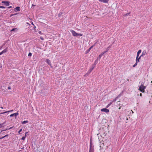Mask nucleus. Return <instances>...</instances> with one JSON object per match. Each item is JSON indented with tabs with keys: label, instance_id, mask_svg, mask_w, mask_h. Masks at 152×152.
<instances>
[{
	"label": "nucleus",
	"instance_id": "14",
	"mask_svg": "<svg viewBox=\"0 0 152 152\" xmlns=\"http://www.w3.org/2000/svg\"><path fill=\"white\" fill-rule=\"evenodd\" d=\"M105 53H106V52H103L102 53L100 54L99 56V59H100L101 58V57Z\"/></svg>",
	"mask_w": 152,
	"mask_h": 152
},
{
	"label": "nucleus",
	"instance_id": "19",
	"mask_svg": "<svg viewBox=\"0 0 152 152\" xmlns=\"http://www.w3.org/2000/svg\"><path fill=\"white\" fill-rule=\"evenodd\" d=\"M146 54V52L145 51H143V52L142 53V55L141 56H145V55Z\"/></svg>",
	"mask_w": 152,
	"mask_h": 152
},
{
	"label": "nucleus",
	"instance_id": "34",
	"mask_svg": "<svg viewBox=\"0 0 152 152\" xmlns=\"http://www.w3.org/2000/svg\"><path fill=\"white\" fill-rule=\"evenodd\" d=\"M12 7L11 6H10V7H9L8 8V9H10V8H12Z\"/></svg>",
	"mask_w": 152,
	"mask_h": 152
},
{
	"label": "nucleus",
	"instance_id": "1",
	"mask_svg": "<svg viewBox=\"0 0 152 152\" xmlns=\"http://www.w3.org/2000/svg\"><path fill=\"white\" fill-rule=\"evenodd\" d=\"M144 83H142L140 86H139V89L140 91L144 93L145 92L144 90L146 88V87L144 86Z\"/></svg>",
	"mask_w": 152,
	"mask_h": 152
},
{
	"label": "nucleus",
	"instance_id": "43",
	"mask_svg": "<svg viewBox=\"0 0 152 152\" xmlns=\"http://www.w3.org/2000/svg\"><path fill=\"white\" fill-rule=\"evenodd\" d=\"M131 111H132V113H133V111H132V110H131Z\"/></svg>",
	"mask_w": 152,
	"mask_h": 152
},
{
	"label": "nucleus",
	"instance_id": "9",
	"mask_svg": "<svg viewBox=\"0 0 152 152\" xmlns=\"http://www.w3.org/2000/svg\"><path fill=\"white\" fill-rule=\"evenodd\" d=\"M98 61V58H97L94 61V63L92 65H94V66H96V65L97 64Z\"/></svg>",
	"mask_w": 152,
	"mask_h": 152
},
{
	"label": "nucleus",
	"instance_id": "44",
	"mask_svg": "<svg viewBox=\"0 0 152 152\" xmlns=\"http://www.w3.org/2000/svg\"><path fill=\"white\" fill-rule=\"evenodd\" d=\"M151 83H152V80L151 81Z\"/></svg>",
	"mask_w": 152,
	"mask_h": 152
},
{
	"label": "nucleus",
	"instance_id": "23",
	"mask_svg": "<svg viewBox=\"0 0 152 152\" xmlns=\"http://www.w3.org/2000/svg\"><path fill=\"white\" fill-rule=\"evenodd\" d=\"M90 73H88V71L84 75V76L86 77L88 76Z\"/></svg>",
	"mask_w": 152,
	"mask_h": 152
},
{
	"label": "nucleus",
	"instance_id": "22",
	"mask_svg": "<svg viewBox=\"0 0 152 152\" xmlns=\"http://www.w3.org/2000/svg\"><path fill=\"white\" fill-rule=\"evenodd\" d=\"M28 132H26V133H25V137H23L22 138H21V139L22 140H24L25 139V138H26V134Z\"/></svg>",
	"mask_w": 152,
	"mask_h": 152
},
{
	"label": "nucleus",
	"instance_id": "16",
	"mask_svg": "<svg viewBox=\"0 0 152 152\" xmlns=\"http://www.w3.org/2000/svg\"><path fill=\"white\" fill-rule=\"evenodd\" d=\"M7 48H5V49H4V50H3V51H2V52L3 53L7 52Z\"/></svg>",
	"mask_w": 152,
	"mask_h": 152
},
{
	"label": "nucleus",
	"instance_id": "42",
	"mask_svg": "<svg viewBox=\"0 0 152 152\" xmlns=\"http://www.w3.org/2000/svg\"><path fill=\"white\" fill-rule=\"evenodd\" d=\"M43 39H43V38L41 39L42 40H43Z\"/></svg>",
	"mask_w": 152,
	"mask_h": 152
},
{
	"label": "nucleus",
	"instance_id": "21",
	"mask_svg": "<svg viewBox=\"0 0 152 152\" xmlns=\"http://www.w3.org/2000/svg\"><path fill=\"white\" fill-rule=\"evenodd\" d=\"M12 111L13 110H11L8 111L4 112L1 113V114H4V113H7V112H12Z\"/></svg>",
	"mask_w": 152,
	"mask_h": 152
},
{
	"label": "nucleus",
	"instance_id": "7",
	"mask_svg": "<svg viewBox=\"0 0 152 152\" xmlns=\"http://www.w3.org/2000/svg\"><path fill=\"white\" fill-rule=\"evenodd\" d=\"M95 66L94 65H92L91 67L90 68V69L88 71V73H91V71L93 70L94 69L95 67Z\"/></svg>",
	"mask_w": 152,
	"mask_h": 152
},
{
	"label": "nucleus",
	"instance_id": "17",
	"mask_svg": "<svg viewBox=\"0 0 152 152\" xmlns=\"http://www.w3.org/2000/svg\"><path fill=\"white\" fill-rule=\"evenodd\" d=\"M141 50H138V52L137 53V56H139L140 54L141 53Z\"/></svg>",
	"mask_w": 152,
	"mask_h": 152
},
{
	"label": "nucleus",
	"instance_id": "4",
	"mask_svg": "<svg viewBox=\"0 0 152 152\" xmlns=\"http://www.w3.org/2000/svg\"><path fill=\"white\" fill-rule=\"evenodd\" d=\"M101 111L102 112H104L106 113H107L109 112V110L106 108H103L101 110Z\"/></svg>",
	"mask_w": 152,
	"mask_h": 152
},
{
	"label": "nucleus",
	"instance_id": "38",
	"mask_svg": "<svg viewBox=\"0 0 152 152\" xmlns=\"http://www.w3.org/2000/svg\"><path fill=\"white\" fill-rule=\"evenodd\" d=\"M39 34H41V32L40 31H39Z\"/></svg>",
	"mask_w": 152,
	"mask_h": 152
},
{
	"label": "nucleus",
	"instance_id": "28",
	"mask_svg": "<svg viewBox=\"0 0 152 152\" xmlns=\"http://www.w3.org/2000/svg\"><path fill=\"white\" fill-rule=\"evenodd\" d=\"M112 102L111 103H110L109 104L107 105V106L106 107L107 108H108L109 107L110 105L111 104H112Z\"/></svg>",
	"mask_w": 152,
	"mask_h": 152
},
{
	"label": "nucleus",
	"instance_id": "8",
	"mask_svg": "<svg viewBox=\"0 0 152 152\" xmlns=\"http://www.w3.org/2000/svg\"><path fill=\"white\" fill-rule=\"evenodd\" d=\"M18 30V28H13L12 29L11 31L12 32H17Z\"/></svg>",
	"mask_w": 152,
	"mask_h": 152
},
{
	"label": "nucleus",
	"instance_id": "24",
	"mask_svg": "<svg viewBox=\"0 0 152 152\" xmlns=\"http://www.w3.org/2000/svg\"><path fill=\"white\" fill-rule=\"evenodd\" d=\"M137 62H136V63L133 66V67H135L137 65Z\"/></svg>",
	"mask_w": 152,
	"mask_h": 152
},
{
	"label": "nucleus",
	"instance_id": "40",
	"mask_svg": "<svg viewBox=\"0 0 152 152\" xmlns=\"http://www.w3.org/2000/svg\"><path fill=\"white\" fill-rule=\"evenodd\" d=\"M1 109H3V107H1Z\"/></svg>",
	"mask_w": 152,
	"mask_h": 152
},
{
	"label": "nucleus",
	"instance_id": "33",
	"mask_svg": "<svg viewBox=\"0 0 152 152\" xmlns=\"http://www.w3.org/2000/svg\"><path fill=\"white\" fill-rule=\"evenodd\" d=\"M7 136H8V135H5V136H4V137H3L0 138V139H2V138H4V137H7Z\"/></svg>",
	"mask_w": 152,
	"mask_h": 152
},
{
	"label": "nucleus",
	"instance_id": "39",
	"mask_svg": "<svg viewBox=\"0 0 152 152\" xmlns=\"http://www.w3.org/2000/svg\"><path fill=\"white\" fill-rule=\"evenodd\" d=\"M121 106L119 108H118L119 109H121Z\"/></svg>",
	"mask_w": 152,
	"mask_h": 152
},
{
	"label": "nucleus",
	"instance_id": "27",
	"mask_svg": "<svg viewBox=\"0 0 152 152\" xmlns=\"http://www.w3.org/2000/svg\"><path fill=\"white\" fill-rule=\"evenodd\" d=\"M4 124V123H3L1 124H0V128L2 127L3 126V125Z\"/></svg>",
	"mask_w": 152,
	"mask_h": 152
},
{
	"label": "nucleus",
	"instance_id": "35",
	"mask_svg": "<svg viewBox=\"0 0 152 152\" xmlns=\"http://www.w3.org/2000/svg\"><path fill=\"white\" fill-rule=\"evenodd\" d=\"M8 89H11V87L10 86H9L8 87Z\"/></svg>",
	"mask_w": 152,
	"mask_h": 152
},
{
	"label": "nucleus",
	"instance_id": "10",
	"mask_svg": "<svg viewBox=\"0 0 152 152\" xmlns=\"http://www.w3.org/2000/svg\"><path fill=\"white\" fill-rule=\"evenodd\" d=\"M141 57V56H140V57L137 56L136 59V62H137V63H138V62H139V61Z\"/></svg>",
	"mask_w": 152,
	"mask_h": 152
},
{
	"label": "nucleus",
	"instance_id": "2",
	"mask_svg": "<svg viewBox=\"0 0 152 152\" xmlns=\"http://www.w3.org/2000/svg\"><path fill=\"white\" fill-rule=\"evenodd\" d=\"M89 152H94V146L92 144V141L91 140H90Z\"/></svg>",
	"mask_w": 152,
	"mask_h": 152
},
{
	"label": "nucleus",
	"instance_id": "32",
	"mask_svg": "<svg viewBox=\"0 0 152 152\" xmlns=\"http://www.w3.org/2000/svg\"><path fill=\"white\" fill-rule=\"evenodd\" d=\"M22 130V129H20V130L19 131V132H18V133L19 134H20V132H21Z\"/></svg>",
	"mask_w": 152,
	"mask_h": 152
},
{
	"label": "nucleus",
	"instance_id": "25",
	"mask_svg": "<svg viewBox=\"0 0 152 152\" xmlns=\"http://www.w3.org/2000/svg\"><path fill=\"white\" fill-rule=\"evenodd\" d=\"M137 62H136V63L133 66V67H135L137 65Z\"/></svg>",
	"mask_w": 152,
	"mask_h": 152
},
{
	"label": "nucleus",
	"instance_id": "41",
	"mask_svg": "<svg viewBox=\"0 0 152 152\" xmlns=\"http://www.w3.org/2000/svg\"><path fill=\"white\" fill-rule=\"evenodd\" d=\"M16 15V14H12V15H11V16H12V15Z\"/></svg>",
	"mask_w": 152,
	"mask_h": 152
},
{
	"label": "nucleus",
	"instance_id": "5",
	"mask_svg": "<svg viewBox=\"0 0 152 152\" xmlns=\"http://www.w3.org/2000/svg\"><path fill=\"white\" fill-rule=\"evenodd\" d=\"M19 115L18 111L17 113L11 114L10 115V117H12L13 116H15L16 117L17 115Z\"/></svg>",
	"mask_w": 152,
	"mask_h": 152
},
{
	"label": "nucleus",
	"instance_id": "13",
	"mask_svg": "<svg viewBox=\"0 0 152 152\" xmlns=\"http://www.w3.org/2000/svg\"><path fill=\"white\" fill-rule=\"evenodd\" d=\"M99 1L103 2L104 3H107L108 1V0H99Z\"/></svg>",
	"mask_w": 152,
	"mask_h": 152
},
{
	"label": "nucleus",
	"instance_id": "6",
	"mask_svg": "<svg viewBox=\"0 0 152 152\" xmlns=\"http://www.w3.org/2000/svg\"><path fill=\"white\" fill-rule=\"evenodd\" d=\"M2 3L4 4L6 6H8L10 5V2L8 1H2Z\"/></svg>",
	"mask_w": 152,
	"mask_h": 152
},
{
	"label": "nucleus",
	"instance_id": "18",
	"mask_svg": "<svg viewBox=\"0 0 152 152\" xmlns=\"http://www.w3.org/2000/svg\"><path fill=\"white\" fill-rule=\"evenodd\" d=\"M130 14V12L129 13H127L126 14H124V15L123 16L124 17H126L127 16H128Z\"/></svg>",
	"mask_w": 152,
	"mask_h": 152
},
{
	"label": "nucleus",
	"instance_id": "11",
	"mask_svg": "<svg viewBox=\"0 0 152 152\" xmlns=\"http://www.w3.org/2000/svg\"><path fill=\"white\" fill-rule=\"evenodd\" d=\"M20 7H17L14 9V10L15 12H17L20 11Z\"/></svg>",
	"mask_w": 152,
	"mask_h": 152
},
{
	"label": "nucleus",
	"instance_id": "12",
	"mask_svg": "<svg viewBox=\"0 0 152 152\" xmlns=\"http://www.w3.org/2000/svg\"><path fill=\"white\" fill-rule=\"evenodd\" d=\"M45 61L46 63H47L49 65H51V62L50 61V60L48 59H47Z\"/></svg>",
	"mask_w": 152,
	"mask_h": 152
},
{
	"label": "nucleus",
	"instance_id": "29",
	"mask_svg": "<svg viewBox=\"0 0 152 152\" xmlns=\"http://www.w3.org/2000/svg\"><path fill=\"white\" fill-rule=\"evenodd\" d=\"M5 8V7H4L0 6V8L4 9Z\"/></svg>",
	"mask_w": 152,
	"mask_h": 152
},
{
	"label": "nucleus",
	"instance_id": "30",
	"mask_svg": "<svg viewBox=\"0 0 152 152\" xmlns=\"http://www.w3.org/2000/svg\"><path fill=\"white\" fill-rule=\"evenodd\" d=\"M62 14V13H59L58 14V17H60L61 15Z\"/></svg>",
	"mask_w": 152,
	"mask_h": 152
},
{
	"label": "nucleus",
	"instance_id": "31",
	"mask_svg": "<svg viewBox=\"0 0 152 152\" xmlns=\"http://www.w3.org/2000/svg\"><path fill=\"white\" fill-rule=\"evenodd\" d=\"M32 55V53H29L28 54V56H31Z\"/></svg>",
	"mask_w": 152,
	"mask_h": 152
},
{
	"label": "nucleus",
	"instance_id": "15",
	"mask_svg": "<svg viewBox=\"0 0 152 152\" xmlns=\"http://www.w3.org/2000/svg\"><path fill=\"white\" fill-rule=\"evenodd\" d=\"M93 47V45H92L87 50V53H88V52H89L90 50Z\"/></svg>",
	"mask_w": 152,
	"mask_h": 152
},
{
	"label": "nucleus",
	"instance_id": "37",
	"mask_svg": "<svg viewBox=\"0 0 152 152\" xmlns=\"http://www.w3.org/2000/svg\"><path fill=\"white\" fill-rule=\"evenodd\" d=\"M142 94L141 93H140V96H142Z\"/></svg>",
	"mask_w": 152,
	"mask_h": 152
},
{
	"label": "nucleus",
	"instance_id": "36",
	"mask_svg": "<svg viewBox=\"0 0 152 152\" xmlns=\"http://www.w3.org/2000/svg\"><path fill=\"white\" fill-rule=\"evenodd\" d=\"M3 53L2 52V51L0 53V55H1Z\"/></svg>",
	"mask_w": 152,
	"mask_h": 152
},
{
	"label": "nucleus",
	"instance_id": "26",
	"mask_svg": "<svg viewBox=\"0 0 152 152\" xmlns=\"http://www.w3.org/2000/svg\"><path fill=\"white\" fill-rule=\"evenodd\" d=\"M110 48V46H109V47H108L106 49V50L104 52H106V53L108 51V50H109V48Z\"/></svg>",
	"mask_w": 152,
	"mask_h": 152
},
{
	"label": "nucleus",
	"instance_id": "3",
	"mask_svg": "<svg viewBox=\"0 0 152 152\" xmlns=\"http://www.w3.org/2000/svg\"><path fill=\"white\" fill-rule=\"evenodd\" d=\"M71 32L72 34L75 37H78L79 36L80 37L82 35V34H81L77 33L75 31L72 30L71 31Z\"/></svg>",
	"mask_w": 152,
	"mask_h": 152
},
{
	"label": "nucleus",
	"instance_id": "20",
	"mask_svg": "<svg viewBox=\"0 0 152 152\" xmlns=\"http://www.w3.org/2000/svg\"><path fill=\"white\" fill-rule=\"evenodd\" d=\"M28 122V121H23L22 123V124H24L26 123H27Z\"/></svg>",
	"mask_w": 152,
	"mask_h": 152
}]
</instances>
